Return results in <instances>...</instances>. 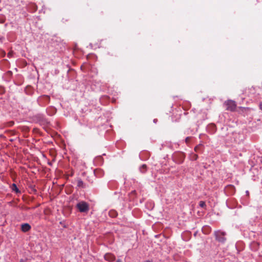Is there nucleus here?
<instances>
[{
  "instance_id": "obj_1",
  "label": "nucleus",
  "mask_w": 262,
  "mask_h": 262,
  "mask_svg": "<svg viewBox=\"0 0 262 262\" xmlns=\"http://www.w3.org/2000/svg\"><path fill=\"white\" fill-rule=\"evenodd\" d=\"M76 207L80 212H87L89 210V204L84 201H81L78 203Z\"/></svg>"
},
{
  "instance_id": "obj_2",
  "label": "nucleus",
  "mask_w": 262,
  "mask_h": 262,
  "mask_svg": "<svg viewBox=\"0 0 262 262\" xmlns=\"http://www.w3.org/2000/svg\"><path fill=\"white\" fill-rule=\"evenodd\" d=\"M214 235L215 236L216 239L219 242L224 243L225 242L226 238L225 237V232L217 231L214 232Z\"/></svg>"
},
{
  "instance_id": "obj_3",
  "label": "nucleus",
  "mask_w": 262,
  "mask_h": 262,
  "mask_svg": "<svg viewBox=\"0 0 262 262\" xmlns=\"http://www.w3.org/2000/svg\"><path fill=\"white\" fill-rule=\"evenodd\" d=\"M225 105L226 106V110L234 111L236 108V104L234 101L228 100L225 103Z\"/></svg>"
},
{
  "instance_id": "obj_4",
  "label": "nucleus",
  "mask_w": 262,
  "mask_h": 262,
  "mask_svg": "<svg viewBox=\"0 0 262 262\" xmlns=\"http://www.w3.org/2000/svg\"><path fill=\"white\" fill-rule=\"evenodd\" d=\"M174 161L178 164L182 163L184 159V156L182 153H179L174 156Z\"/></svg>"
},
{
  "instance_id": "obj_5",
  "label": "nucleus",
  "mask_w": 262,
  "mask_h": 262,
  "mask_svg": "<svg viewBox=\"0 0 262 262\" xmlns=\"http://www.w3.org/2000/svg\"><path fill=\"white\" fill-rule=\"evenodd\" d=\"M104 258L106 260L113 261L115 260V256L111 253H107L104 255Z\"/></svg>"
},
{
  "instance_id": "obj_6",
  "label": "nucleus",
  "mask_w": 262,
  "mask_h": 262,
  "mask_svg": "<svg viewBox=\"0 0 262 262\" xmlns=\"http://www.w3.org/2000/svg\"><path fill=\"white\" fill-rule=\"evenodd\" d=\"M30 229L31 226L29 224H23L21 226V229L24 232L28 231L29 230H30Z\"/></svg>"
},
{
  "instance_id": "obj_7",
  "label": "nucleus",
  "mask_w": 262,
  "mask_h": 262,
  "mask_svg": "<svg viewBox=\"0 0 262 262\" xmlns=\"http://www.w3.org/2000/svg\"><path fill=\"white\" fill-rule=\"evenodd\" d=\"M77 186L81 188H85V185L81 179L77 180Z\"/></svg>"
},
{
  "instance_id": "obj_8",
  "label": "nucleus",
  "mask_w": 262,
  "mask_h": 262,
  "mask_svg": "<svg viewBox=\"0 0 262 262\" xmlns=\"http://www.w3.org/2000/svg\"><path fill=\"white\" fill-rule=\"evenodd\" d=\"M11 189L12 191H15L16 193H20V190L17 188V186L15 184H13L11 186Z\"/></svg>"
},
{
  "instance_id": "obj_9",
  "label": "nucleus",
  "mask_w": 262,
  "mask_h": 262,
  "mask_svg": "<svg viewBox=\"0 0 262 262\" xmlns=\"http://www.w3.org/2000/svg\"><path fill=\"white\" fill-rule=\"evenodd\" d=\"M202 231L206 234H208L211 231V228L208 226L204 227L202 228Z\"/></svg>"
},
{
  "instance_id": "obj_10",
  "label": "nucleus",
  "mask_w": 262,
  "mask_h": 262,
  "mask_svg": "<svg viewBox=\"0 0 262 262\" xmlns=\"http://www.w3.org/2000/svg\"><path fill=\"white\" fill-rule=\"evenodd\" d=\"M194 150L196 152H199L202 150V145L199 144L195 147Z\"/></svg>"
},
{
  "instance_id": "obj_11",
  "label": "nucleus",
  "mask_w": 262,
  "mask_h": 262,
  "mask_svg": "<svg viewBox=\"0 0 262 262\" xmlns=\"http://www.w3.org/2000/svg\"><path fill=\"white\" fill-rule=\"evenodd\" d=\"M146 165L145 164H143L142 166L140 168V170L141 172L144 173L146 171Z\"/></svg>"
},
{
  "instance_id": "obj_12",
  "label": "nucleus",
  "mask_w": 262,
  "mask_h": 262,
  "mask_svg": "<svg viewBox=\"0 0 262 262\" xmlns=\"http://www.w3.org/2000/svg\"><path fill=\"white\" fill-rule=\"evenodd\" d=\"M198 158V156L196 154H192L190 156V158L191 160H196Z\"/></svg>"
},
{
  "instance_id": "obj_13",
  "label": "nucleus",
  "mask_w": 262,
  "mask_h": 262,
  "mask_svg": "<svg viewBox=\"0 0 262 262\" xmlns=\"http://www.w3.org/2000/svg\"><path fill=\"white\" fill-rule=\"evenodd\" d=\"M110 215L112 217H115L117 215V213L115 211H111L110 212Z\"/></svg>"
},
{
  "instance_id": "obj_14",
  "label": "nucleus",
  "mask_w": 262,
  "mask_h": 262,
  "mask_svg": "<svg viewBox=\"0 0 262 262\" xmlns=\"http://www.w3.org/2000/svg\"><path fill=\"white\" fill-rule=\"evenodd\" d=\"M200 206L201 207H204L205 206H206V204H205V202H203V201H200Z\"/></svg>"
},
{
  "instance_id": "obj_15",
  "label": "nucleus",
  "mask_w": 262,
  "mask_h": 262,
  "mask_svg": "<svg viewBox=\"0 0 262 262\" xmlns=\"http://www.w3.org/2000/svg\"><path fill=\"white\" fill-rule=\"evenodd\" d=\"M14 54V52L13 51H10L8 52V57H11L12 56L13 54Z\"/></svg>"
},
{
  "instance_id": "obj_16",
  "label": "nucleus",
  "mask_w": 262,
  "mask_h": 262,
  "mask_svg": "<svg viewBox=\"0 0 262 262\" xmlns=\"http://www.w3.org/2000/svg\"><path fill=\"white\" fill-rule=\"evenodd\" d=\"M189 140H190V138H189V137H187V138H186V139H185V141H186V143H188V142H189Z\"/></svg>"
},
{
  "instance_id": "obj_17",
  "label": "nucleus",
  "mask_w": 262,
  "mask_h": 262,
  "mask_svg": "<svg viewBox=\"0 0 262 262\" xmlns=\"http://www.w3.org/2000/svg\"><path fill=\"white\" fill-rule=\"evenodd\" d=\"M4 92V90H3V88H0V93H3Z\"/></svg>"
},
{
  "instance_id": "obj_18",
  "label": "nucleus",
  "mask_w": 262,
  "mask_h": 262,
  "mask_svg": "<svg viewBox=\"0 0 262 262\" xmlns=\"http://www.w3.org/2000/svg\"><path fill=\"white\" fill-rule=\"evenodd\" d=\"M260 108L262 110V102L259 104Z\"/></svg>"
},
{
  "instance_id": "obj_19",
  "label": "nucleus",
  "mask_w": 262,
  "mask_h": 262,
  "mask_svg": "<svg viewBox=\"0 0 262 262\" xmlns=\"http://www.w3.org/2000/svg\"><path fill=\"white\" fill-rule=\"evenodd\" d=\"M19 262H26L25 260L23 259H21L19 261Z\"/></svg>"
},
{
  "instance_id": "obj_20",
  "label": "nucleus",
  "mask_w": 262,
  "mask_h": 262,
  "mask_svg": "<svg viewBox=\"0 0 262 262\" xmlns=\"http://www.w3.org/2000/svg\"><path fill=\"white\" fill-rule=\"evenodd\" d=\"M116 262H122L120 260H117Z\"/></svg>"
},
{
  "instance_id": "obj_21",
  "label": "nucleus",
  "mask_w": 262,
  "mask_h": 262,
  "mask_svg": "<svg viewBox=\"0 0 262 262\" xmlns=\"http://www.w3.org/2000/svg\"><path fill=\"white\" fill-rule=\"evenodd\" d=\"M144 262H152V261H150V260H146V261H144Z\"/></svg>"
},
{
  "instance_id": "obj_22",
  "label": "nucleus",
  "mask_w": 262,
  "mask_h": 262,
  "mask_svg": "<svg viewBox=\"0 0 262 262\" xmlns=\"http://www.w3.org/2000/svg\"><path fill=\"white\" fill-rule=\"evenodd\" d=\"M82 67H83L82 66H81V67H80V69H81V70H83V69H82Z\"/></svg>"
},
{
  "instance_id": "obj_23",
  "label": "nucleus",
  "mask_w": 262,
  "mask_h": 262,
  "mask_svg": "<svg viewBox=\"0 0 262 262\" xmlns=\"http://www.w3.org/2000/svg\"><path fill=\"white\" fill-rule=\"evenodd\" d=\"M261 164H262V159H261Z\"/></svg>"
}]
</instances>
